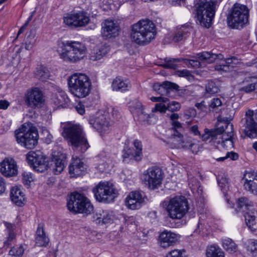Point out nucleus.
Listing matches in <instances>:
<instances>
[{
	"label": "nucleus",
	"instance_id": "obj_1",
	"mask_svg": "<svg viewBox=\"0 0 257 257\" xmlns=\"http://www.w3.org/2000/svg\"><path fill=\"white\" fill-rule=\"evenodd\" d=\"M156 35L155 25L148 19L141 20L131 26L130 38L138 44H148L155 39Z\"/></svg>",
	"mask_w": 257,
	"mask_h": 257
},
{
	"label": "nucleus",
	"instance_id": "obj_2",
	"mask_svg": "<svg viewBox=\"0 0 257 257\" xmlns=\"http://www.w3.org/2000/svg\"><path fill=\"white\" fill-rule=\"evenodd\" d=\"M62 127L63 137L71 144L74 149L83 153L90 147L81 126L67 122L63 123Z\"/></svg>",
	"mask_w": 257,
	"mask_h": 257
},
{
	"label": "nucleus",
	"instance_id": "obj_3",
	"mask_svg": "<svg viewBox=\"0 0 257 257\" xmlns=\"http://www.w3.org/2000/svg\"><path fill=\"white\" fill-rule=\"evenodd\" d=\"M57 52L60 58L64 61L76 63L85 57L87 49L83 44L71 41L60 43Z\"/></svg>",
	"mask_w": 257,
	"mask_h": 257
},
{
	"label": "nucleus",
	"instance_id": "obj_4",
	"mask_svg": "<svg viewBox=\"0 0 257 257\" xmlns=\"http://www.w3.org/2000/svg\"><path fill=\"white\" fill-rule=\"evenodd\" d=\"M68 85L70 93L75 97L82 98L88 96L91 91L89 78L82 73H74L69 76Z\"/></svg>",
	"mask_w": 257,
	"mask_h": 257
},
{
	"label": "nucleus",
	"instance_id": "obj_5",
	"mask_svg": "<svg viewBox=\"0 0 257 257\" xmlns=\"http://www.w3.org/2000/svg\"><path fill=\"white\" fill-rule=\"evenodd\" d=\"M194 7L197 20L200 25L209 28L215 16V0H194Z\"/></svg>",
	"mask_w": 257,
	"mask_h": 257
},
{
	"label": "nucleus",
	"instance_id": "obj_6",
	"mask_svg": "<svg viewBox=\"0 0 257 257\" xmlns=\"http://www.w3.org/2000/svg\"><path fill=\"white\" fill-rule=\"evenodd\" d=\"M249 10L246 5L234 4L229 9L227 21L230 27L235 29L242 28L248 23Z\"/></svg>",
	"mask_w": 257,
	"mask_h": 257
},
{
	"label": "nucleus",
	"instance_id": "obj_7",
	"mask_svg": "<svg viewBox=\"0 0 257 257\" xmlns=\"http://www.w3.org/2000/svg\"><path fill=\"white\" fill-rule=\"evenodd\" d=\"M15 136L18 143L27 149H33L37 144L38 134L31 124H23Z\"/></svg>",
	"mask_w": 257,
	"mask_h": 257
},
{
	"label": "nucleus",
	"instance_id": "obj_8",
	"mask_svg": "<svg viewBox=\"0 0 257 257\" xmlns=\"http://www.w3.org/2000/svg\"><path fill=\"white\" fill-rule=\"evenodd\" d=\"M188 201L183 196L173 197L166 204V210L167 215L173 220L182 219L188 212Z\"/></svg>",
	"mask_w": 257,
	"mask_h": 257
},
{
	"label": "nucleus",
	"instance_id": "obj_9",
	"mask_svg": "<svg viewBox=\"0 0 257 257\" xmlns=\"http://www.w3.org/2000/svg\"><path fill=\"white\" fill-rule=\"evenodd\" d=\"M67 207L71 212L86 215L90 214L94 209L89 199L77 192L71 194L67 202Z\"/></svg>",
	"mask_w": 257,
	"mask_h": 257
},
{
	"label": "nucleus",
	"instance_id": "obj_10",
	"mask_svg": "<svg viewBox=\"0 0 257 257\" xmlns=\"http://www.w3.org/2000/svg\"><path fill=\"white\" fill-rule=\"evenodd\" d=\"M97 201L107 203L112 202L118 194L113 184L108 182H100L92 189Z\"/></svg>",
	"mask_w": 257,
	"mask_h": 257
},
{
	"label": "nucleus",
	"instance_id": "obj_11",
	"mask_svg": "<svg viewBox=\"0 0 257 257\" xmlns=\"http://www.w3.org/2000/svg\"><path fill=\"white\" fill-rule=\"evenodd\" d=\"M28 164L38 172L42 173L48 169L46 157L41 151H30L26 155Z\"/></svg>",
	"mask_w": 257,
	"mask_h": 257
},
{
	"label": "nucleus",
	"instance_id": "obj_12",
	"mask_svg": "<svg viewBox=\"0 0 257 257\" xmlns=\"http://www.w3.org/2000/svg\"><path fill=\"white\" fill-rule=\"evenodd\" d=\"M163 178V172L161 169L158 167L149 168L143 173V181L145 184L152 189L158 188L162 183Z\"/></svg>",
	"mask_w": 257,
	"mask_h": 257
},
{
	"label": "nucleus",
	"instance_id": "obj_13",
	"mask_svg": "<svg viewBox=\"0 0 257 257\" xmlns=\"http://www.w3.org/2000/svg\"><path fill=\"white\" fill-rule=\"evenodd\" d=\"M90 21L88 15L83 11H79L72 14H68L64 17L63 22L71 28L85 26Z\"/></svg>",
	"mask_w": 257,
	"mask_h": 257
},
{
	"label": "nucleus",
	"instance_id": "obj_14",
	"mask_svg": "<svg viewBox=\"0 0 257 257\" xmlns=\"http://www.w3.org/2000/svg\"><path fill=\"white\" fill-rule=\"evenodd\" d=\"M24 100L27 105L32 108L39 107L44 101L43 92L38 87L29 89L25 94Z\"/></svg>",
	"mask_w": 257,
	"mask_h": 257
},
{
	"label": "nucleus",
	"instance_id": "obj_15",
	"mask_svg": "<svg viewBox=\"0 0 257 257\" xmlns=\"http://www.w3.org/2000/svg\"><path fill=\"white\" fill-rule=\"evenodd\" d=\"M90 125L101 135L107 133L111 122L106 114H97L89 119Z\"/></svg>",
	"mask_w": 257,
	"mask_h": 257
},
{
	"label": "nucleus",
	"instance_id": "obj_16",
	"mask_svg": "<svg viewBox=\"0 0 257 257\" xmlns=\"http://www.w3.org/2000/svg\"><path fill=\"white\" fill-rule=\"evenodd\" d=\"M246 123L244 132L245 135L250 138L257 137V110L255 113L248 110L246 112Z\"/></svg>",
	"mask_w": 257,
	"mask_h": 257
},
{
	"label": "nucleus",
	"instance_id": "obj_17",
	"mask_svg": "<svg viewBox=\"0 0 257 257\" xmlns=\"http://www.w3.org/2000/svg\"><path fill=\"white\" fill-rule=\"evenodd\" d=\"M229 126V123L224 122L222 125L216 128L210 130L205 128L204 133L201 136V138L203 141L219 144L220 141L218 140V137L224 132L225 128H227Z\"/></svg>",
	"mask_w": 257,
	"mask_h": 257
},
{
	"label": "nucleus",
	"instance_id": "obj_18",
	"mask_svg": "<svg viewBox=\"0 0 257 257\" xmlns=\"http://www.w3.org/2000/svg\"><path fill=\"white\" fill-rule=\"evenodd\" d=\"M145 197L139 191H132L125 199V204L131 209H138L145 203Z\"/></svg>",
	"mask_w": 257,
	"mask_h": 257
},
{
	"label": "nucleus",
	"instance_id": "obj_19",
	"mask_svg": "<svg viewBox=\"0 0 257 257\" xmlns=\"http://www.w3.org/2000/svg\"><path fill=\"white\" fill-rule=\"evenodd\" d=\"M119 30L118 24L112 20H106L102 24L101 34L105 39L118 36Z\"/></svg>",
	"mask_w": 257,
	"mask_h": 257
},
{
	"label": "nucleus",
	"instance_id": "obj_20",
	"mask_svg": "<svg viewBox=\"0 0 257 257\" xmlns=\"http://www.w3.org/2000/svg\"><path fill=\"white\" fill-rule=\"evenodd\" d=\"M180 235L170 230H165L159 235V242L161 247L167 248L177 242Z\"/></svg>",
	"mask_w": 257,
	"mask_h": 257
},
{
	"label": "nucleus",
	"instance_id": "obj_21",
	"mask_svg": "<svg viewBox=\"0 0 257 257\" xmlns=\"http://www.w3.org/2000/svg\"><path fill=\"white\" fill-rule=\"evenodd\" d=\"M18 167L12 158H6L0 163V172L5 176H15L18 174Z\"/></svg>",
	"mask_w": 257,
	"mask_h": 257
},
{
	"label": "nucleus",
	"instance_id": "obj_22",
	"mask_svg": "<svg viewBox=\"0 0 257 257\" xmlns=\"http://www.w3.org/2000/svg\"><path fill=\"white\" fill-rule=\"evenodd\" d=\"M65 154L58 152H53L50 168L55 174L58 175L63 171L65 167Z\"/></svg>",
	"mask_w": 257,
	"mask_h": 257
},
{
	"label": "nucleus",
	"instance_id": "obj_23",
	"mask_svg": "<svg viewBox=\"0 0 257 257\" xmlns=\"http://www.w3.org/2000/svg\"><path fill=\"white\" fill-rule=\"evenodd\" d=\"M243 180L245 189L253 194L257 195V173L246 171L243 175Z\"/></svg>",
	"mask_w": 257,
	"mask_h": 257
},
{
	"label": "nucleus",
	"instance_id": "obj_24",
	"mask_svg": "<svg viewBox=\"0 0 257 257\" xmlns=\"http://www.w3.org/2000/svg\"><path fill=\"white\" fill-rule=\"evenodd\" d=\"M93 218L97 223L101 224H111L115 219L113 212L107 210L96 212Z\"/></svg>",
	"mask_w": 257,
	"mask_h": 257
},
{
	"label": "nucleus",
	"instance_id": "obj_25",
	"mask_svg": "<svg viewBox=\"0 0 257 257\" xmlns=\"http://www.w3.org/2000/svg\"><path fill=\"white\" fill-rule=\"evenodd\" d=\"M86 169V166L79 158H73L69 166V173L72 177H77L82 175Z\"/></svg>",
	"mask_w": 257,
	"mask_h": 257
},
{
	"label": "nucleus",
	"instance_id": "obj_26",
	"mask_svg": "<svg viewBox=\"0 0 257 257\" xmlns=\"http://www.w3.org/2000/svg\"><path fill=\"white\" fill-rule=\"evenodd\" d=\"M173 142L175 143V148H184L188 149L189 145L192 143L193 140L189 138H184L179 131H176L172 135Z\"/></svg>",
	"mask_w": 257,
	"mask_h": 257
},
{
	"label": "nucleus",
	"instance_id": "obj_27",
	"mask_svg": "<svg viewBox=\"0 0 257 257\" xmlns=\"http://www.w3.org/2000/svg\"><path fill=\"white\" fill-rule=\"evenodd\" d=\"M10 197L12 201L17 206H22L25 203V194L20 186H15L12 188Z\"/></svg>",
	"mask_w": 257,
	"mask_h": 257
},
{
	"label": "nucleus",
	"instance_id": "obj_28",
	"mask_svg": "<svg viewBox=\"0 0 257 257\" xmlns=\"http://www.w3.org/2000/svg\"><path fill=\"white\" fill-rule=\"evenodd\" d=\"M239 62V60L235 57L229 58L221 64L217 65L215 66V70L223 74L224 72L232 71L233 68L236 66Z\"/></svg>",
	"mask_w": 257,
	"mask_h": 257
},
{
	"label": "nucleus",
	"instance_id": "obj_29",
	"mask_svg": "<svg viewBox=\"0 0 257 257\" xmlns=\"http://www.w3.org/2000/svg\"><path fill=\"white\" fill-rule=\"evenodd\" d=\"M181 61H183L184 63L188 67H196L200 65V63L197 61L194 60L167 58L165 59V63L163 65V66L167 68L175 69L176 68V63Z\"/></svg>",
	"mask_w": 257,
	"mask_h": 257
},
{
	"label": "nucleus",
	"instance_id": "obj_30",
	"mask_svg": "<svg viewBox=\"0 0 257 257\" xmlns=\"http://www.w3.org/2000/svg\"><path fill=\"white\" fill-rule=\"evenodd\" d=\"M179 86L174 83L169 81L164 82L162 84L155 83L153 86L154 91L161 95H164L168 93V90H178Z\"/></svg>",
	"mask_w": 257,
	"mask_h": 257
},
{
	"label": "nucleus",
	"instance_id": "obj_31",
	"mask_svg": "<svg viewBox=\"0 0 257 257\" xmlns=\"http://www.w3.org/2000/svg\"><path fill=\"white\" fill-rule=\"evenodd\" d=\"M131 84L128 80L121 77H116L112 81L111 88L112 90L116 91H125L131 88Z\"/></svg>",
	"mask_w": 257,
	"mask_h": 257
},
{
	"label": "nucleus",
	"instance_id": "obj_32",
	"mask_svg": "<svg viewBox=\"0 0 257 257\" xmlns=\"http://www.w3.org/2000/svg\"><path fill=\"white\" fill-rule=\"evenodd\" d=\"M246 223L250 230L257 235V211L250 210L245 215Z\"/></svg>",
	"mask_w": 257,
	"mask_h": 257
},
{
	"label": "nucleus",
	"instance_id": "obj_33",
	"mask_svg": "<svg viewBox=\"0 0 257 257\" xmlns=\"http://www.w3.org/2000/svg\"><path fill=\"white\" fill-rule=\"evenodd\" d=\"M110 48L108 46L104 44L94 48L90 54L89 58L92 61L101 59L108 53Z\"/></svg>",
	"mask_w": 257,
	"mask_h": 257
},
{
	"label": "nucleus",
	"instance_id": "obj_34",
	"mask_svg": "<svg viewBox=\"0 0 257 257\" xmlns=\"http://www.w3.org/2000/svg\"><path fill=\"white\" fill-rule=\"evenodd\" d=\"M138 120L144 124L155 123L157 121V117L153 113H148L145 108L142 110H139L138 113L135 116Z\"/></svg>",
	"mask_w": 257,
	"mask_h": 257
},
{
	"label": "nucleus",
	"instance_id": "obj_35",
	"mask_svg": "<svg viewBox=\"0 0 257 257\" xmlns=\"http://www.w3.org/2000/svg\"><path fill=\"white\" fill-rule=\"evenodd\" d=\"M49 241V239L44 231L43 225L39 224L36 233V244L39 246H44L48 244Z\"/></svg>",
	"mask_w": 257,
	"mask_h": 257
},
{
	"label": "nucleus",
	"instance_id": "obj_36",
	"mask_svg": "<svg viewBox=\"0 0 257 257\" xmlns=\"http://www.w3.org/2000/svg\"><path fill=\"white\" fill-rule=\"evenodd\" d=\"M243 86L239 91L245 93H250L257 89V77H249L244 79L242 82Z\"/></svg>",
	"mask_w": 257,
	"mask_h": 257
},
{
	"label": "nucleus",
	"instance_id": "obj_37",
	"mask_svg": "<svg viewBox=\"0 0 257 257\" xmlns=\"http://www.w3.org/2000/svg\"><path fill=\"white\" fill-rule=\"evenodd\" d=\"M52 100L54 104L58 107H64L70 101L66 93L62 90L56 92L53 95Z\"/></svg>",
	"mask_w": 257,
	"mask_h": 257
},
{
	"label": "nucleus",
	"instance_id": "obj_38",
	"mask_svg": "<svg viewBox=\"0 0 257 257\" xmlns=\"http://www.w3.org/2000/svg\"><path fill=\"white\" fill-rule=\"evenodd\" d=\"M190 28L182 27L177 30L173 35L172 40L175 42L185 40L189 35Z\"/></svg>",
	"mask_w": 257,
	"mask_h": 257
},
{
	"label": "nucleus",
	"instance_id": "obj_39",
	"mask_svg": "<svg viewBox=\"0 0 257 257\" xmlns=\"http://www.w3.org/2000/svg\"><path fill=\"white\" fill-rule=\"evenodd\" d=\"M230 131H228L227 133L223 135L221 142V146L225 148L226 149H231L233 148V142L232 141V138L233 136L232 132V124H230Z\"/></svg>",
	"mask_w": 257,
	"mask_h": 257
},
{
	"label": "nucleus",
	"instance_id": "obj_40",
	"mask_svg": "<svg viewBox=\"0 0 257 257\" xmlns=\"http://www.w3.org/2000/svg\"><path fill=\"white\" fill-rule=\"evenodd\" d=\"M243 246L251 255L257 257V240L247 239L243 242Z\"/></svg>",
	"mask_w": 257,
	"mask_h": 257
},
{
	"label": "nucleus",
	"instance_id": "obj_41",
	"mask_svg": "<svg viewBox=\"0 0 257 257\" xmlns=\"http://www.w3.org/2000/svg\"><path fill=\"white\" fill-rule=\"evenodd\" d=\"M224 254L223 251L217 245L213 244L207 246L206 250V257H221Z\"/></svg>",
	"mask_w": 257,
	"mask_h": 257
},
{
	"label": "nucleus",
	"instance_id": "obj_42",
	"mask_svg": "<svg viewBox=\"0 0 257 257\" xmlns=\"http://www.w3.org/2000/svg\"><path fill=\"white\" fill-rule=\"evenodd\" d=\"M198 58L202 61H205L207 63H211L216 59H221L222 55L220 54H210L208 52H203L198 54Z\"/></svg>",
	"mask_w": 257,
	"mask_h": 257
},
{
	"label": "nucleus",
	"instance_id": "obj_43",
	"mask_svg": "<svg viewBox=\"0 0 257 257\" xmlns=\"http://www.w3.org/2000/svg\"><path fill=\"white\" fill-rule=\"evenodd\" d=\"M5 226L7 228V231L8 233V236L6 237V240L4 241L5 245L9 246L13 241L15 239L16 235L14 232V226L13 224L5 222Z\"/></svg>",
	"mask_w": 257,
	"mask_h": 257
},
{
	"label": "nucleus",
	"instance_id": "obj_44",
	"mask_svg": "<svg viewBox=\"0 0 257 257\" xmlns=\"http://www.w3.org/2000/svg\"><path fill=\"white\" fill-rule=\"evenodd\" d=\"M222 245L224 249L229 253L234 252L237 249V245L229 238H222Z\"/></svg>",
	"mask_w": 257,
	"mask_h": 257
},
{
	"label": "nucleus",
	"instance_id": "obj_45",
	"mask_svg": "<svg viewBox=\"0 0 257 257\" xmlns=\"http://www.w3.org/2000/svg\"><path fill=\"white\" fill-rule=\"evenodd\" d=\"M35 77L42 81L46 80L50 76L49 72L47 69L42 66L37 67L34 72Z\"/></svg>",
	"mask_w": 257,
	"mask_h": 257
},
{
	"label": "nucleus",
	"instance_id": "obj_46",
	"mask_svg": "<svg viewBox=\"0 0 257 257\" xmlns=\"http://www.w3.org/2000/svg\"><path fill=\"white\" fill-rule=\"evenodd\" d=\"M237 206L238 209L245 211V210L249 209L250 207L253 206V203L247 198L241 197L238 199L237 201Z\"/></svg>",
	"mask_w": 257,
	"mask_h": 257
},
{
	"label": "nucleus",
	"instance_id": "obj_47",
	"mask_svg": "<svg viewBox=\"0 0 257 257\" xmlns=\"http://www.w3.org/2000/svg\"><path fill=\"white\" fill-rule=\"evenodd\" d=\"M134 146L135 148V160L138 161H140L143 157L142 143L140 141L136 140L134 141Z\"/></svg>",
	"mask_w": 257,
	"mask_h": 257
},
{
	"label": "nucleus",
	"instance_id": "obj_48",
	"mask_svg": "<svg viewBox=\"0 0 257 257\" xmlns=\"http://www.w3.org/2000/svg\"><path fill=\"white\" fill-rule=\"evenodd\" d=\"M129 107L134 116L138 113L139 110H142L144 108L142 103L137 100L132 101L130 103Z\"/></svg>",
	"mask_w": 257,
	"mask_h": 257
},
{
	"label": "nucleus",
	"instance_id": "obj_49",
	"mask_svg": "<svg viewBox=\"0 0 257 257\" xmlns=\"http://www.w3.org/2000/svg\"><path fill=\"white\" fill-rule=\"evenodd\" d=\"M22 180L25 186L29 187L34 182L35 177L31 172H24L22 174Z\"/></svg>",
	"mask_w": 257,
	"mask_h": 257
},
{
	"label": "nucleus",
	"instance_id": "obj_50",
	"mask_svg": "<svg viewBox=\"0 0 257 257\" xmlns=\"http://www.w3.org/2000/svg\"><path fill=\"white\" fill-rule=\"evenodd\" d=\"M23 245L13 247L9 251V254L15 257H22L24 252Z\"/></svg>",
	"mask_w": 257,
	"mask_h": 257
},
{
	"label": "nucleus",
	"instance_id": "obj_51",
	"mask_svg": "<svg viewBox=\"0 0 257 257\" xmlns=\"http://www.w3.org/2000/svg\"><path fill=\"white\" fill-rule=\"evenodd\" d=\"M175 75L179 77H184L189 81H192L194 80V76L191 72L187 69L177 71L175 73Z\"/></svg>",
	"mask_w": 257,
	"mask_h": 257
},
{
	"label": "nucleus",
	"instance_id": "obj_52",
	"mask_svg": "<svg viewBox=\"0 0 257 257\" xmlns=\"http://www.w3.org/2000/svg\"><path fill=\"white\" fill-rule=\"evenodd\" d=\"M185 252L184 249H174L168 252L165 257H183Z\"/></svg>",
	"mask_w": 257,
	"mask_h": 257
},
{
	"label": "nucleus",
	"instance_id": "obj_53",
	"mask_svg": "<svg viewBox=\"0 0 257 257\" xmlns=\"http://www.w3.org/2000/svg\"><path fill=\"white\" fill-rule=\"evenodd\" d=\"M219 88L213 82H209L206 86V93L215 94L218 92Z\"/></svg>",
	"mask_w": 257,
	"mask_h": 257
},
{
	"label": "nucleus",
	"instance_id": "obj_54",
	"mask_svg": "<svg viewBox=\"0 0 257 257\" xmlns=\"http://www.w3.org/2000/svg\"><path fill=\"white\" fill-rule=\"evenodd\" d=\"M164 102H160L157 103L155 106L152 108V112L159 111L161 113H165L167 109H168V106H166Z\"/></svg>",
	"mask_w": 257,
	"mask_h": 257
},
{
	"label": "nucleus",
	"instance_id": "obj_55",
	"mask_svg": "<svg viewBox=\"0 0 257 257\" xmlns=\"http://www.w3.org/2000/svg\"><path fill=\"white\" fill-rule=\"evenodd\" d=\"M122 157L124 159L130 158L135 159V151L130 148L126 147L123 150Z\"/></svg>",
	"mask_w": 257,
	"mask_h": 257
},
{
	"label": "nucleus",
	"instance_id": "obj_56",
	"mask_svg": "<svg viewBox=\"0 0 257 257\" xmlns=\"http://www.w3.org/2000/svg\"><path fill=\"white\" fill-rule=\"evenodd\" d=\"M189 148L188 150L191 151L193 154H197L201 148L200 146L195 141H193L191 144L189 145Z\"/></svg>",
	"mask_w": 257,
	"mask_h": 257
},
{
	"label": "nucleus",
	"instance_id": "obj_57",
	"mask_svg": "<svg viewBox=\"0 0 257 257\" xmlns=\"http://www.w3.org/2000/svg\"><path fill=\"white\" fill-rule=\"evenodd\" d=\"M222 101L220 98H214L211 100L209 104V109H214L221 106Z\"/></svg>",
	"mask_w": 257,
	"mask_h": 257
},
{
	"label": "nucleus",
	"instance_id": "obj_58",
	"mask_svg": "<svg viewBox=\"0 0 257 257\" xmlns=\"http://www.w3.org/2000/svg\"><path fill=\"white\" fill-rule=\"evenodd\" d=\"M168 110L174 112L179 110L181 108V105L179 103L176 101H172L168 104Z\"/></svg>",
	"mask_w": 257,
	"mask_h": 257
},
{
	"label": "nucleus",
	"instance_id": "obj_59",
	"mask_svg": "<svg viewBox=\"0 0 257 257\" xmlns=\"http://www.w3.org/2000/svg\"><path fill=\"white\" fill-rule=\"evenodd\" d=\"M42 134L44 136L43 139L45 142L47 144H50L53 139L52 135L50 134V132L47 130H44Z\"/></svg>",
	"mask_w": 257,
	"mask_h": 257
},
{
	"label": "nucleus",
	"instance_id": "obj_60",
	"mask_svg": "<svg viewBox=\"0 0 257 257\" xmlns=\"http://www.w3.org/2000/svg\"><path fill=\"white\" fill-rule=\"evenodd\" d=\"M76 111L80 114L83 115L85 112L84 105L80 102L78 103L74 106Z\"/></svg>",
	"mask_w": 257,
	"mask_h": 257
},
{
	"label": "nucleus",
	"instance_id": "obj_61",
	"mask_svg": "<svg viewBox=\"0 0 257 257\" xmlns=\"http://www.w3.org/2000/svg\"><path fill=\"white\" fill-rule=\"evenodd\" d=\"M151 100L153 102H164L167 103L168 101V99L166 97H152L150 98Z\"/></svg>",
	"mask_w": 257,
	"mask_h": 257
},
{
	"label": "nucleus",
	"instance_id": "obj_62",
	"mask_svg": "<svg viewBox=\"0 0 257 257\" xmlns=\"http://www.w3.org/2000/svg\"><path fill=\"white\" fill-rule=\"evenodd\" d=\"M218 184L221 189H224L226 187H228V181L226 178L222 177L218 180Z\"/></svg>",
	"mask_w": 257,
	"mask_h": 257
},
{
	"label": "nucleus",
	"instance_id": "obj_63",
	"mask_svg": "<svg viewBox=\"0 0 257 257\" xmlns=\"http://www.w3.org/2000/svg\"><path fill=\"white\" fill-rule=\"evenodd\" d=\"M29 39H30V37H29L27 38V40L26 42V44H25V48H26V49H27L28 50H30L32 49L34 44L35 42V40H34V39H33V40H31L29 42H28V40Z\"/></svg>",
	"mask_w": 257,
	"mask_h": 257
},
{
	"label": "nucleus",
	"instance_id": "obj_64",
	"mask_svg": "<svg viewBox=\"0 0 257 257\" xmlns=\"http://www.w3.org/2000/svg\"><path fill=\"white\" fill-rule=\"evenodd\" d=\"M109 111H110V112L111 113V115L112 117L114 118H117L119 115V109L117 107H111Z\"/></svg>",
	"mask_w": 257,
	"mask_h": 257
}]
</instances>
